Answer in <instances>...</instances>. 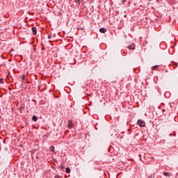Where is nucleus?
Here are the masks:
<instances>
[{
  "label": "nucleus",
  "instance_id": "obj_11",
  "mask_svg": "<svg viewBox=\"0 0 178 178\" xmlns=\"http://www.w3.org/2000/svg\"><path fill=\"white\" fill-rule=\"evenodd\" d=\"M48 38H49V40H51V38H52V36H51V35H49L48 36Z\"/></svg>",
  "mask_w": 178,
  "mask_h": 178
},
{
  "label": "nucleus",
  "instance_id": "obj_8",
  "mask_svg": "<svg viewBox=\"0 0 178 178\" xmlns=\"http://www.w3.org/2000/svg\"><path fill=\"white\" fill-rule=\"evenodd\" d=\"M66 173H69L70 172V168H67L65 170Z\"/></svg>",
  "mask_w": 178,
  "mask_h": 178
},
{
  "label": "nucleus",
  "instance_id": "obj_12",
  "mask_svg": "<svg viewBox=\"0 0 178 178\" xmlns=\"http://www.w3.org/2000/svg\"><path fill=\"white\" fill-rule=\"evenodd\" d=\"M24 79H26V76L23 75L22 76V80H24Z\"/></svg>",
  "mask_w": 178,
  "mask_h": 178
},
{
  "label": "nucleus",
  "instance_id": "obj_1",
  "mask_svg": "<svg viewBox=\"0 0 178 178\" xmlns=\"http://www.w3.org/2000/svg\"><path fill=\"white\" fill-rule=\"evenodd\" d=\"M138 124L140 127H145V122L141 120H138Z\"/></svg>",
  "mask_w": 178,
  "mask_h": 178
},
{
  "label": "nucleus",
  "instance_id": "obj_9",
  "mask_svg": "<svg viewBox=\"0 0 178 178\" xmlns=\"http://www.w3.org/2000/svg\"><path fill=\"white\" fill-rule=\"evenodd\" d=\"M163 175L164 176H170V173L169 172H164Z\"/></svg>",
  "mask_w": 178,
  "mask_h": 178
},
{
  "label": "nucleus",
  "instance_id": "obj_13",
  "mask_svg": "<svg viewBox=\"0 0 178 178\" xmlns=\"http://www.w3.org/2000/svg\"><path fill=\"white\" fill-rule=\"evenodd\" d=\"M52 152H54V147H51Z\"/></svg>",
  "mask_w": 178,
  "mask_h": 178
},
{
  "label": "nucleus",
  "instance_id": "obj_5",
  "mask_svg": "<svg viewBox=\"0 0 178 178\" xmlns=\"http://www.w3.org/2000/svg\"><path fill=\"white\" fill-rule=\"evenodd\" d=\"M159 69V65H154L152 67V70H158Z\"/></svg>",
  "mask_w": 178,
  "mask_h": 178
},
{
  "label": "nucleus",
  "instance_id": "obj_10",
  "mask_svg": "<svg viewBox=\"0 0 178 178\" xmlns=\"http://www.w3.org/2000/svg\"><path fill=\"white\" fill-rule=\"evenodd\" d=\"M0 83L3 84V78L0 79Z\"/></svg>",
  "mask_w": 178,
  "mask_h": 178
},
{
  "label": "nucleus",
  "instance_id": "obj_7",
  "mask_svg": "<svg viewBox=\"0 0 178 178\" xmlns=\"http://www.w3.org/2000/svg\"><path fill=\"white\" fill-rule=\"evenodd\" d=\"M99 31L100 33H106V30L104 28H101Z\"/></svg>",
  "mask_w": 178,
  "mask_h": 178
},
{
  "label": "nucleus",
  "instance_id": "obj_6",
  "mask_svg": "<svg viewBox=\"0 0 178 178\" xmlns=\"http://www.w3.org/2000/svg\"><path fill=\"white\" fill-rule=\"evenodd\" d=\"M32 120H33V122H37V120H38V118L35 115H33L32 118Z\"/></svg>",
  "mask_w": 178,
  "mask_h": 178
},
{
  "label": "nucleus",
  "instance_id": "obj_3",
  "mask_svg": "<svg viewBox=\"0 0 178 178\" xmlns=\"http://www.w3.org/2000/svg\"><path fill=\"white\" fill-rule=\"evenodd\" d=\"M32 33H33V34H34V35H35V34H37V28L33 27L32 28Z\"/></svg>",
  "mask_w": 178,
  "mask_h": 178
},
{
  "label": "nucleus",
  "instance_id": "obj_2",
  "mask_svg": "<svg viewBox=\"0 0 178 178\" xmlns=\"http://www.w3.org/2000/svg\"><path fill=\"white\" fill-rule=\"evenodd\" d=\"M72 127H73V121L69 120L68 121V128L72 129Z\"/></svg>",
  "mask_w": 178,
  "mask_h": 178
},
{
  "label": "nucleus",
  "instance_id": "obj_4",
  "mask_svg": "<svg viewBox=\"0 0 178 178\" xmlns=\"http://www.w3.org/2000/svg\"><path fill=\"white\" fill-rule=\"evenodd\" d=\"M136 45L135 44H131L128 46L129 49H135Z\"/></svg>",
  "mask_w": 178,
  "mask_h": 178
}]
</instances>
